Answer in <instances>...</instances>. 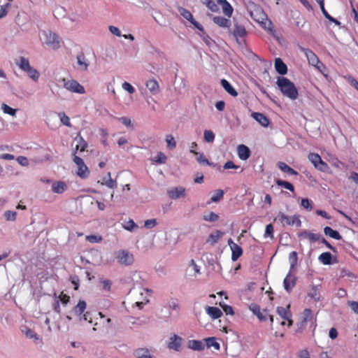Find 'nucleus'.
Masks as SVG:
<instances>
[{"instance_id":"obj_24","label":"nucleus","mask_w":358,"mask_h":358,"mask_svg":"<svg viewBox=\"0 0 358 358\" xmlns=\"http://www.w3.org/2000/svg\"><path fill=\"white\" fill-rule=\"evenodd\" d=\"M146 87L152 94H157L159 92V85L155 79H150L146 82Z\"/></svg>"},{"instance_id":"obj_63","label":"nucleus","mask_w":358,"mask_h":358,"mask_svg":"<svg viewBox=\"0 0 358 358\" xmlns=\"http://www.w3.org/2000/svg\"><path fill=\"white\" fill-rule=\"evenodd\" d=\"M59 299L64 305H66L69 302L70 296L62 292L59 296Z\"/></svg>"},{"instance_id":"obj_59","label":"nucleus","mask_w":358,"mask_h":358,"mask_svg":"<svg viewBox=\"0 0 358 358\" xmlns=\"http://www.w3.org/2000/svg\"><path fill=\"white\" fill-rule=\"evenodd\" d=\"M157 222L156 219H150L145 221L144 227L147 229H152L157 225Z\"/></svg>"},{"instance_id":"obj_20","label":"nucleus","mask_w":358,"mask_h":358,"mask_svg":"<svg viewBox=\"0 0 358 358\" xmlns=\"http://www.w3.org/2000/svg\"><path fill=\"white\" fill-rule=\"evenodd\" d=\"M77 64L78 69L80 71H87L89 66V62L86 59L83 52H80L77 55Z\"/></svg>"},{"instance_id":"obj_61","label":"nucleus","mask_w":358,"mask_h":358,"mask_svg":"<svg viewBox=\"0 0 358 358\" xmlns=\"http://www.w3.org/2000/svg\"><path fill=\"white\" fill-rule=\"evenodd\" d=\"M318 171L324 173L329 172V166L325 162H322L320 164L319 166L316 168Z\"/></svg>"},{"instance_id":"obj_25","label":"nucleus","mask_w":358,"mask_h":358,"mask_svg":"<svg viewBox=\"0 0 358 358\" xmlns=\"http://www.w3.org/2000/svg\"><path fill=\"white\" fill-rule=\"evenodd\" d=\"M206 310L213 320L218 319L222 315V312L217 307L207 306Z\"/></svg>"},{"instance_id":"obj_11","label":"nucleus","mask_w":358,"mask_h":358,"mask_svg":"<svg viewBox=\"0 0 358 358\" xmlns=\"http://www.w3.org/2000/svg\"><path fill=\"white\" fill-rule=\"evenodd\" d=\"M262 27L271 35L277 41L280 42L282 33L280 30L275 29L274 24H260Z\"/></svg>"},{"instance_id":"obj_17","label":"nucleus","mask_w":358,"mask_h":358,"mask_svg":"<svg viewBox=\"0 0 358 358\" xmlns=\"http://www.w3.org/2000/svg\"><path fill=\"white\" fill-rule=\"evenodd\" d=\"M296 278L294 275H292L290 273H289L283 281V285L285 289L287 292H290L292 289L296 285Z\"/></svg>"},{"instance_id":"obj_51","label":"nucleus","mask_w":358,"mask_h":358,"mask_svg":"<svg viewBox=\"0 0 358 358\" xmlns=\"http://www.w3.org/2000/svg\"><path fill=\"white\" fill-rule=\"evenodd\" d=\"M289 259L291 263V268H293L297 264V252L295 251H292V252H290L289 255Z\"/></svg>"},{"instance_id":"obj_1","label":"nucleus","mask_w":358,"mask_h":358,"mask_svg":"<svg viewBox=\"0 0 358 358\" xmlns=\"http://www.w3.org/2000/svg\"><path fill=\"white\" fill-rule=\"evenodd\" d=\"M203 4H205L207 8L212 12L217 13L220 10V6L222 8V13L227 17L232 16L234 8L231 5L227 0H200Z\"/></svg>"},{"instance_id":"obj_6","label":"nucleus","mask_w":358,"mask_h":358,"mask_svg":"<svg viewBox=\"0 0 358 358\" xmlns=\"http://www.w3.org/2000/svg\"><path fill=\"white\" fill-rule=\"evenodd\" d=\"M232 34L235 37L236 42L242 45L245 42V37L247 35V31L243 24H234Z\"/></svg>"},{"instance_id":"obj_42","label":"nucleus","mask_w":358,"mask_h":358,"mask_svg":"<svg viewBox=\"0 0 358 358\" xmlns=\"http://www.w3.org/2000/svg\"><path fill=\"white\" fill-rule=\"evenodd\" d=\"M276 184L278 186H280V187H285V189L294 192V185L287 182V181H285V180H276Z\"/></svg>"},{"instance_id":"obj_52","label":"nucleus","mask_w":358,"mask_h":358,"mask_svg":"<svg viewBox=\"0 0 358 358\" xmlns=\"http://www.w3.org/2000/svg\"><path fill=\"white\" fill-rule=\"evenodd\" d=\"M320 157V155L317 153L310 152L308 155V159L313 164L314 166H316L318 159Z\"/></svg>"},{"instance_id":"obj_22","label":"nucleus","mask_w":358,"mask_h":358,"mask_svg":"<svg viewBox=\"0 0 358 358\" xmlns=\"http://www.w3.org/2000/svg\"><path fill=\"white\" fill-rule=\"evenodd\" d=\"M67 189L66 184L63 181H56L52 185V190L56 194H62Z\"/></svg>"},{"instance_id":"obj_15","label":"nucleus","mask_w":358,"mask_h":358,"mask_svg":"<svg viewBox=\"0 0 358 358\" xmlns=\"http://www.w3.org/2000/svg\"><path fill=\"white\" fill-rule=\"evenodd\" d=\"M182 341V338L174 334L170 337L167 346L169 349L178 352L180 349Z\"/></svg>"},{"instance_id":"obj_53","label":"nucleus","mask_w":358,"mask_h":358,"mask_svg":"<svg viewBox=\"0 0 358 358\" xmlns=\"http://www.w3.org/2000/svg\"><path fill=\"white\" fill-rule=\"evenodd\" d=\"M4 217L8 221H14L16 219L17 213L15 211L7 210L4 213Z\"/></svg>"},{"instance_id":"obj_4","label":"nucleus","mask_w":358,"mask_h":358,"mask_svg":"<svg viewBox=\"0 0 358 358\" xmlns=\"http://www.w3.org/2000/svg\"><path fill=\"white\" fill-rule=\"evenodd\" d=\"M277 218L280 222L282 227L296 226V227H299L301 225L299 215L288 216L284 213L279 212Z\"/></svg>"},{"instance_id":"obj_33","label":"nucleus","mask_w":358,"mask_h":358,"mask_svg":"<svg viewBox=\"0 0 358 358\" xmlns=\"http://www.w3.org/2000/svg\"><path fill=\"white\" fill-rule=\"evenodd\" d=\"M86 302L85 301H79L78 304L73 308V313L78 316H81L86 309Z\"/></svg>"},{"instance_id":"obj_35","label":"nucleus","mask_w":358,"mask_h":358,"mask_svg":"<svg viewBox=\"0 0 358 358\" xmlns=\"http://www.w3.org/2000/svg\"><path fill=\"white\" fill-rule=\"evenodd\" d=\"M318 259L324 265H329L331 264L332 255L330 252H325L320 255Z\"/></svg>"},{"instance_id":"obj_27","label":"nucleus","mask_w":358,"mask_h":358,"mask_svg":"<svg viewBox=\"0 0 358 358\" xmlns=\"http://www.w3.org/2000/svg\"><path fill=\"white\" fill-rule=\"evenodd\" d=\"M278 168L284 173H287L289 176H297L299 173L293 169L292 167L288 166L286 163L280 162L278 164Z\"/></svg>"},{"instance_id":"obj_29","label":"nucleus","mask_w":358,"mask_h":358,"mask_svg":"<svg viewBox=\"0 0 358 358\" xmlns=\"http://www.w3.org/2000/svg\"><path fill=\"white\" fill-rule=\"evenodd\" d=\"M15 64L22 71L24 72H26L31 67L29 59L24 57H20L18 61L15 62Z\"/></svg>"},{"instance_id":"obj_5","label":"nucleus","mask_w":358,"mask_h":358,"mask_svg":"<svg viewBox=\"0 0 358 358\" xmlns=\"http://www.w3.org/2000/svg\"><path fill=\"white\" fill-rule=\"evenodd\" d=\"M250 15L255 22H265V21L268 20L267 15L263 8L259 6H254L250 10Z\"/></svg>"},{"instance_id":"obj_19","label":"nucleus","mask_w":358,"mask_h":358,"mask_svg":"<svg viewBox=\"0 0 358 358\" xmlns=\"http://www.w3.org/2000/svg\"><path fill=\"white\" fill-rule=\"evenodd\" d=\"M299 236L301 238H307L311 243H313L320 240L321 235L319 234H314L304 230L300 232Z\"/></svg>"},{"instance_id":"obj_30","label":"nucleus","mask_w":358,"mask_h":358,"mask_svg":"<svg viewBox=\"0 0 358 358\" xmlns=\"http://www.w3.org/2000/svg\"><path fill=\"white\" fill-rule=\"evenodd\" d=\"M188 348L193 350L201 351L204 349L205 345L201 341L191 340L188 342Z\"/></svg>"},{"instance_id":"obj_37","label":"nucleus","mask_w":358,"mask_h":358,"mask_svg":"<svg viewBox=\"0 0 358 358\" xmlns=\"http://www.w3.org/2000/svg\"><path fill=\"white\" fill-rule=\"evenodd\" d=\"M178 12L185 19L189 21L190 22H196L193 20L192 13L185 8L180 7L178 8Z\"/></svg>"},{"instance_id":"obj_10","label":"nucleus","mask_w":358,"mask_h":358,"mask_svg":"<svg viewBox=\"0 0 358 358\" xmlns=\"http://www.w3.org/2000/svg\"><path fill=\"white\" fill-rule=\"evenodd\" d=\"M167 194L171 199L176 200L186 195L185 188L181 186L170 188L167 190Z\"/></svg>"},{"instance_id":"obj_50","label":"nucleus","mask_w":358,"mask_h":358,"mask_svg":"<svg viewBox=\"0 0 358 358\" xmlns=\"http://www.w3.org/2000/svg\"><path fill=\"white\" fill-rule=\"evenodd\" d=\"M166 156L162 152L157 153L155 156L154 161L158 164H165L166 162Z\"/></svg>"},{"instance_id":"obj_55","label":"nucleus","mask_w":358,"mask_h":358,"mask_svg":"<svg viewBox=\"0 0 358 358\" xmlns=\"http://www.w3.org/2000/svg\"><path fill=\"white\" fill-rule=\"evenodd\" d=\"M86 240L90 243H99L102 241V237L97 235H90L86 236Z\"/></svg>"},{"instance_id":"obj_3","label":"nucleus","mask_w":358,"mask_h":358,"mask_svg":"<svg viewBox=\"0 0 358 358\" xmlns=\"http://www.w3.org/2000/svg\"><path fill=\"white\" fill-rule=\"evenodd\" d=\"M41 40L52 50L60 48V41L58 36L50 30H44L40 35Z\"/></svg>"},{"instance_id":"obj_56","label":"nucleus","mask_w":358,"mask_h":358,"mask_svg":"<svg viewBox=\"0 0 358 358\" xmlns=\"http://www.w3.org/2000/svg\"><path fill=\"white\" fill-rule=\"evenodd\" d=\"M196 160L201 164L211 166V163L209 162L208 159L205 157V155L203 153L199 154V157L196 158Z\"/></svg>"},{"instance_id":"obj_26","label":"nucleus","mask_w":358,"mask_h":358,"mask_svg":"<svg viewBox=\"0 0 358 358\" xmlns=\"http://www.w3.org/2000/svg\"><path fill=\"white\" fill-rule=\"evenodd\" d=\"M223 235L224 232L220 230H216L214 233H212L208 236L206 242L210 243L211 245H214Z\"/></svg>"},{"instance_id":"obj_16","label":"nucleus","mask_w":358,"mask_h":358,"mask_svg":"<svg viewBox=\"0 0 358 358\" xmlns=\"http://www.w3.org/2000/svg\"><path fill=\"white\" fill-rule=\"evenodd\" d=\"M321 285L310 286L309 291L308 292V296L313 299L315 301L317 302L321 300L320 294Z\"/></svg>"},{"instance_id":"obj_44","label":"nucleus","mask_w":358,"mask_h":358,"mask_svg":"<svg viewBox=\"0 0 358 358\" xmlns=\"http://www.w3.org/2000/svg\"><path fill=\"white\" fill-rule=\"evenodd\" d=\"M1 110H3V112L4 113L8 114L11 116H15L16 112H17L16 109H14V108L10 107L9 106H8L6 103L1 104Z\"/></svg>"},{"instance_id":"obj_62","label":"nucleus","mask_w":358,"mask_h":358,"mask_svg":"<svg viewBox=\"0 0 358 358\" xmlns=\"http://www.w3.org/2000/svg\"><path fill=\"white\" fill-rule=\"evenodd\" d=\"M122 88L127 91L129 94H133L135 92L134 87L128 82L123 83Z\"/></svg>"},{"instance_id":"obj_7","label":"nucleus","mask_w":358,"mask_h":358,"mask_svg":"<svg viewBox=\"0 0 358 358\" xmlns=\"http://www.w3.org/2000/svg\"><path fill=\"white\" fill-rule=\"evenodd\" d=\"M73 162L78 166V176L81 178H86L90 174L87 166L85 164L83 159L74 154Z\"/></svg>"},{"instance_id":"obj_12","label":"nucleus","mask_w":358,"mask_h":358,"mask_svg":"<svg viewBox=\"0 0 358 358\" xmlns=\"http://www.w3.org/2000/svg\"><path fill=\"white\" fill-rule=\"evenodd\" d=\"M228 245L231 250V259L235 262L243 255V249L234 243L231 238L228 240Z\"/></svg>"},{"instance_id":"obj_23","label":"nucleus","mask_w":358,"mask_h":358,"mask_svg":"<svg viewBox=\"0 0 358 358\" xmlns=\"http://www.w3.org/2000/svg\"><path fill=\"white\" fill-rule=\"evenodd\" d=\"M275 69L276 71L280 75H285L287 72V65L280 58H276L275 59Z\"/></svg>"},{"instance_id":"obj_40","label":"nucleus","mask_w":358,"mask_h":358,"mask_svg":"<svg viewBox=\"0 0 358 358\" xmlns=\"http://www.w3.org/2000/svg\"><path fill=\"white\" fill-rule=\"evenodd\" d=\"M206 344L208 348L213 347L215 350H219L220 348V345L219 343L216 341L215 338L210 337L205 339Z\"/></svg>"},{"instance_id":"obj_38","label":"nucleus","mask_w":358,"mask_h":358,"mask_svg":"<svg viewBox=\"0 0 358 358\" xmlns=\"http://www.w3.org/2000/svg\"><path fill=\"white\" fill-rule=\"evenodd\" d=\"M318 3L320 5V8L323 15L325 16L326 18H327L331 22H339V21L332 17L326 10L324 8V0L320 1Z\"/></svg>"},{"instance_id":"obj_8","label":"nucleus","mask_w":358,"mask_h":358,"mask_svg":"<svg viewBox=\"0 0 358 358\" xmlns=\"http://www.w3.org/2000/svg\"><path fill=\"white\" fill-rule=\"evenodd\" d=\"M64 87L67 90L81 94L85 92L84 87L82 86L78 81L75 80H69L66 81L64 80Z\"/></svg>"},{"instance_id":"obj_31","label":"nucleus","mask_w":358,"mask_h":358,"mask_svg":"<svg viewBox=\"0 0 358 358\" xmlns=\"http://www.w3.org/2000/svg\"><path fill=\"white\" fill-rule=\"evenodd\" d=\"M313 320V312L310 308H306L302 313L301 322L302 324L312 322Z\"/></svg>"},{"instance_id":"obj_47","label":"nucleus","mask_w":358,"mask_h":358,"mask_svg":"<svg viewBox=\"0 0 358 358\" xmlns=\"http://www.w3.org/2000/svg\"><path fill=\"white\" fill-rule=\"evenodd\" d=\"M124 229L129 231H132L134 229L138 227L137 224L134 222L133 220L130 219L127 222H125L123 224Z\"/></svg>"},{"instance_id":"obj_34","label":"nucleus","mask_w":358,"mask_h":358,"mask_svg":"<svg viewBox=\"0 0 358 358\" xmlns=\"http://www.w3.org/2000/svg\"><path fill=\"white\" fill-rule=\"evenodd\" d=\"M136 358H154L149 355V350L147 348H138L134 352Z\"/></svg>"},{"instance_id":"obj_57","label":"nucleus","mask_w":358,"mask_h":358,"mask_svg":"<svg viewBox=\"0 0 358 358\" xmlns=\"http://www.w3.org/2000/svg\"><path fill=\"white\" fill-rule=\"evenodd\" d=\"M273 226L271 224H267L265 229V237H273Z\"/></svg>"},{"instance_id":"obj_18","label":"nucleus","mask_w":358,"mask_h":358,"mask_svg":"<svg viewBox=\"0 0 358 358\" xmlns=\"http://www.w3.org/2000/svg\"><path fill=\"white\" fill-rule=\"evenodd\" d=\"M251 116L264 127H268L270 123L269 119L263 113L259 112H253Z\"/></svg>"},{"instance_id":"obj_45","label":"nucleus","mask_w":358,"mask_h":358,"mask_svg":"<svg viewBox=\"0 0 358 358\" xmlns=\"http://www.w3.org/2000/svg\"><path fill=\"white\" fill-rule=\"evenodd\" d=\"M215 134L211 130H205L203 133L204 141L207 143H213L215 140Z\"/></svg>"},{"instance_id":"obj_36","label":"nucleus","mask_w":358,"mask_h":358,"mask_svg":"<svg viewBox=\"0 0 358 358\" xmlns=\"http://www.w3.org/2000/svg\"><path fill=\"white\" fill-rule=\"evenodd\" d=\"M256 316L262 322L266 321L268 318H269L271 323H273V315L268 314V311L266 309L263 310V311L260 310L259 313H257Z\"/></svg>"},{"instance_id":"obj_32","label":"nucleus","mask_w":358,"mask_h":358,"mask_svg":"<svg viewBox=\"0 0 358 358\" xmlns=\"http://www.w3.org/2000/svg\"><path fill=\"white\" fill-rule=\"evenodd\" d=\"M324 233L325 235L330 236L336 240H341L342 236L338 231L334 230L330 227H325L324 228Z\"/></svg>"},{"instance_id":"obj_54","label":"nucleus","mask_w":358,"mask_h":358,"mask_svg":"<svg viewBox=\"0 0 358 358\" xmlns=\"http://www.w3.org/2000/svg\"><path fill=\"white\" fill-rule=\"evenodd\" d=\"M301 205L308 210H311L313 209L312 203L308 199H302L301 201Z\"/></svg>"},{"instance_id":"obj_46","label":"nucleus","mask_w":358,"mask_h":358,"mask_svg":"<svg viewBox=\"0 0 358 358\" xmlns=\"http://www.w3.org/2000/svg\"><path fill=\"white\" fill-rule=\"evenodd\" d=\"M166 142L168 148H169L170 150H173L176 147V142L175 141L174 137L172 135H167L166 136Z\"/></svg>"},{"instance_id":"obj_60","label":"nucleus","mask_w":358,"mask_h":358,"mask_svg":"<svg viewBox=\"0 0 358 358\" xmlns=\"http://www.w3.org/2000/svg\"><path fill=\"white\" fill-rule=\"evenodd\" d=\"M16 160L18 162V164L22 166H29V160L26 157L19 156L18 157H17Z\"/></svg>"},{"instance_id":"obj_28","label":"nucleus","mask_w":358,"mask_h":358,"mask_svg":"<svg viewBox=\"0 0 358 358\" xmlns=\"http://www.w3.org/2000/svg\"><path fill=\"white\" fill-rule=\"evenodd\" d=\"M221 85L232 96L236 97L238 96L237 91L231 86V85L227 80L222 79Z\"/></svg>"},{"instance_id":"obj_21","label":"nucleus","mask_w":358,"mask_h":358,"mask_svg":"<svg viewBox=\"0 0 358 358\" xmlns=\"http://www.w3.org/2000/svg\"><path fill=\"white\" fill-rule=\"evenodd\" d=\"M238 157L242 160L248 159L250 156L249 148L245 145H239L237 148Z\"/></svg>"},{"instance_id":"obj_14","label":"nucleus","mask_w":358,"mask_h":358,"mask_svg":"<svg viewBox=\"0 0 358 358\" xmlns=\"http://www.w3.org/2000/svg\"><path fill=\"white\" fill-rule=\"evenodd\" d=\"M299 49L305 54L309 64L315 66L318 64L320 59L310 49L300 46Z\"/></svg>"},{"instance_id":"obj_9","label":"nucleus","mask_w":358,"mask_h":358,"mask_svg":"<svg viewBox=\"0 0 358 358\" xmlns=\"http://www.w3.org/2000/svg\"><path fill=\"white\" fill-rule=\"evenodd\" d=\"M277 313L280 317L287 321L288 327H291L293 324V320H292V313L290 310V305H287L286 307L278 306L276 308Z\"/></svg>"},{"instance_id":"obj_13","label":"nucleus","mask_w":358,"mask_h":358,"mask_svg":"<svg viewBox=\"0 0 358 358\" xmlns=\"http://www.w3.org/2000/svg\"><path fill=\"white\" fill-rule=\"evenodd\" d=\"M116 257L121 264L130 265L134 262L133 255L125 250L119 251Z\"/></svg>"},{"instance_id":"obj_41","label":"nucleus","mask_w":358,"mask_h":358,"mask_svg":"<svg viewBox=\"0 0 358 358\" xmlns=\"http://www.w3.org/2000/svg\"><path fill=\"white\" fill-rule=\"evenodd\" d=\"M58 116L59 117L61 122L64 125H65V126H66L68 127H72V124L71 123L69 117L68 115H66L64 112L59 113Z\"/></svg>"},{"instance_id":"obj_48","label":"nucleus","mask_w":358,"mask_h":358,"mask_svg":"<svg viewBox=\"0 0 358 358\" xmlns=\"http://www.w3.org/2000/svg\"><path fill=\"white\" fill-rule=\"evenodd\" d=\"M108 178L106 180L103 178L104 184L109 188L114 189L117 187V182L114 180H113L110 177V173H108Z\"/></svg>"},{"instance_id":"obj_58","label":"nucleus","mask_w":358,"mask_h":358,"mask_svg":"<svg viewBox=\"0 0 358 358\" xmlns=\"http://www.w3.org/2000/svg\"><path fill=\"white\" fill-rule=\"evenodd\" d=\"M219 304L222 308L223 310L225 312L226 314L231 315H233L234 314L233 308L231 306L223 304L222 303H220Z\"/></svg>"},{"instance_id":"obj_39","label":"nucleus","mask_w":358,"mask_h":358,"mask_svg":"<svg viewBox=\"0 0 358 358\" xmlns=\"http://www.w3.org/2000/svg\"><path fill=\"white\" fill-rule=\"evenodd\" d=\"M26 73H27L29 77L30 78H31L34 81L38 82V80L39 79V77H40V73H39V72L36 69H34V68L31 66L26 71Z\"/></svg>"},{"instance_id":"obj_49","label":"nucleus","mask_w":358,"mask_h":358,"mask_svg":"<svg viewBox=\"0 0 358 358\" xmlns=\"http://www.w3.org/2000/svg\"><path fill=\"white\" fill-rule=\"evenodd\" d=\"M203 219L205 220V221H208V222H216L219 219V216L217 214H216L214 212H210L208 215H203Z\"/></svg>"},{"instance_id":"obj_43","label":"nucleus","mask_w":358,"mask_h":358,"mask_svg":"<svg viewBox=\"0 0 358 358\" xmlns=\"http://www.w3.org/2000/svg\"><path fill=\"white\" fill-rule=\"evenodd\" d=\"M224 191L222 189H217L215 194L211 196L210 201L217 203L220 201L224 196Z\"/></svg>"},{"instance_id":"obj_64","label":"nucleus","mask_w":358,"mask_h":358,"mask_svg":"<svg viewBox=\"0 0 358 358\" xmlns=\"http://www.w3.org/2000/svg\"><path fill=\"white\" fill-rule=\"evenodd\" d=\"M249 309L253 313L254 315H257V313H259V311L261 310L260 306L257 303H251L249 306Z\"/></svg>"},{"instance_id":"obj_2","label":"nucleus","mask_w":358,"mask_h":358,"mask_svg":"<svg viewBox=\"0 0 358 358\" xmlns=\"http://www.w3.org/2000/svg\"><path fill=\"white\" fill-rule=\"evenodd\" d=\"M277 85L284 96L294 100L298 97V90L294 84L288 78L279 77L277 80Z\"/></svg>"}]
</instances>
